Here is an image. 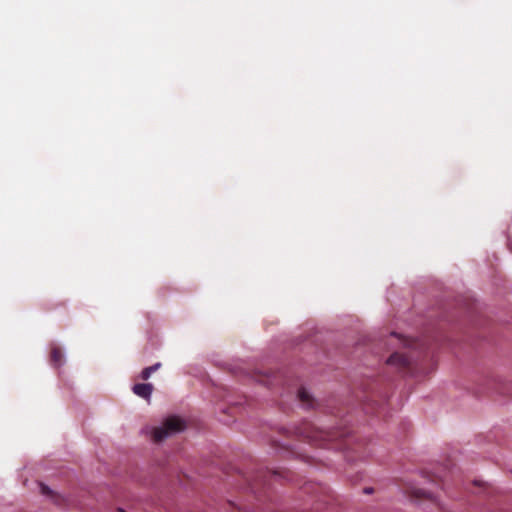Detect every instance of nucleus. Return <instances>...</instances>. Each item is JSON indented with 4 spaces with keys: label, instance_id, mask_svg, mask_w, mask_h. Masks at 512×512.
Instances as JSON below:
<instances>
[{
    "label": "nucleus",
    "instance_id": "obj_10",
    "mask_svg": "<svg viewBox=\"0 0 512 512\" xmlns=\"http://www.w3.org/2000/svg\"><path fill=\"white\" fill-rule=\"evenodd\" d=\"M161 364L160 363H156L152 366H149V367H146L142 370L141 372V378L143 380H148L151 376V374L153 372H155L156 370H158L160 368Z\"/></svg>",
    "mask_w": 512,
    "mask_h": 512
},
{
    "label": "nucleus",
    "instance_id": "obj_12",
    "mask_svg": "<svg viewBox=\"0 0 512 512\" xmlns=\"http://www.w3.org/2000/svg\"><path fill=\"white\" fill-rule=\"evenodd\" d=\"M373 489L372 488H365L364 489V492L367 493V494H370L372 493Z\"/></svg>",
    "mask_w": 512,
    "mask_h": 512
},
{
    "label": "nucleus",
    "instance_id": "obj_1",
    "mask_svg": "<svg viewBox=\"0 0 512 512\" xmlns=\"http://www.w3.org/2000/svg\"><path fill=\"white\" fill-rule=\"evenodd\" d=\"M296 433L315 446H323L326 442L334 441L342 436V433L339 432L319 429L310 422L302 423L296 429Z\"/></svg>",
    "mask_w": 512,
    "mask_h": 512
},
{
    "label": "nucleus",
    "instance_id": "obj_8",
    "mask_svg": "<svg viewBox=\"0 0 512 512\" xmlns=\"http://www.w3.org/2000/svg\"><path fill=\"white\" fill-rule=\"evenodd\" d=\"M50 361L55 366H60L63 361L62 350L58 347H53L50 353Z\"/></svg>",
    "mask_w": 512,
    "mask_h": 512
},
{
    "label": "nucleus",
    "instance_id": "obj_13",
    "mask_svg": "<svg viewBox=\"0 0 512 512\" xmlns=\"http://www.w3.org/2000/svg\"><path fill=\"white\" fill-rule=\"evenodd\" d=\"M296 512H305V510H304V509H302L301 511H296Z\"/></svg>",
    "mask_w": 512,
    "mask_h": 512
},
{
    "label": "nucleus",
    "instance_id": "obj_6",
    "mask_svg": "<svg viewBox=\"0 0 512 512\" xmlns=\"http://www.w3.org/2000/svg\"><path fill=\"white\" fill-rule=\"evenodd\" d=\"M132 390L137 396L149 400L153 391V385L151 383H138L133 386Z\"/></svg>",
    "mask_w": 512,
    "mask_h": 512
},
{
    "label": "nucleus",
    "instance_id": "obj_9",
    "mask_svg": "<svg viewBox=\"0 0 512 512\" xmlns=\"http://www.w3.org/2000/svg\"><path fill=\"white\" fill-rule=\"evenodd\" d=\"M410 495L414 498H417V499H420V498H429L431 499L433 502H435V499L432 498V496L430 494H427L424 490L422 489H419V488H412L410 491H409Z\"/></svg>",
    "mask_w": 512,
    "mask_h": 512
},
{
    "label": "nucleus",
    "instance_id": "obj_11",
    "mask_svg": "<svg viewBox=\"0 0 512 512\" xmlns=\"http://www.w3.org/2000/svg\"><path fill=\"white\" fill-rule=\"evenodd\" d=\"M41 492L44 494V495H51L52 491L49 489L48 486L44 485V484H41Z\"/></svg>",
    "mask_w": 512,
    "mask_h": 512
},
{
    "label": "nucleus",
    "instance_id": "obj_5",
    "mask_svg": "<svg viewBox=\"0 0 512 512\" xmlns=\"http://www.w3.org/2000/svg\"><path fill=\"white\" fill-rule=\"evenodd\" d=\"M387 364L396 366L401 371H408L411 366V360L408 356L396 352L387 359Z\"/></svg>",
    "mask_w": 512,
    "mask_h": 512
},
{
    "label": "nucleus",
    "instance_id": "obj_7",
    "mask_svg": "<svg viewBox=\"0 0 512 512\" xmlns=\"http://www.w3.org/2000/svg\"><path fill=\"white\" fill-rule=\"evenodd\" d=\"M298 399L305 408H313L315 400L304 387L298 390Z\"/></svg>",
    "mask_w": 512,
    "mask_h": 512
},
{
    "label": "nucleus",
    "instance_id": "obj_4",
    "mask_svg": "<svg viewBox=\"0 0 512 512\" xmlns=\"http://www.w3.org/2000/svg\"><path fill=\"white\" fill-rule=\"evenodd\" d=\"M305 493H317L315 496V500L313 502L312 511L319 512L320 508L318 507V503L325 502L324 498H326V490L321 485L309 484L304 487Z\"/></svg>",
    "mask_w": 512,
    "mask_h": 512
},
{
    "label": "nucleus",
    "instance_id": "obj_3",
    "mask_svg": "<svg viewBox=\"0 0 512 512\" xmlns=\"http://www.w3.org/2000/svg\"><path fill=\"white\" fill-rule=\"evenodd\" d=\"M284 472H281V471H261L259 472L255 478L249 482V486H250V489L253 493H257V489H258V486L260 484H264L266 483V481L268 480V478H271V477H275V476H283V477H286L285 475H283Z\"/></svg>",
    "mask_w": 512,
    "mask_h": 512
},
{
    "label": "nucleus",
    "instance_id": "obj_2",
    "mask_svg": "<svg viewBox=\"0 0 512 512\" xmlns=\"http://www.w3.org/2000/svg\"><path fill=\"white\" fill-rule=\"evenodd\" d=\"M185 428V422L176 416L169 417L165 420L161 427H156L153 430L154 442H161L172 433H177Z\"/></svg>",
    "mask_w": 512,
    "mask_h": 512
}]
</instances>
